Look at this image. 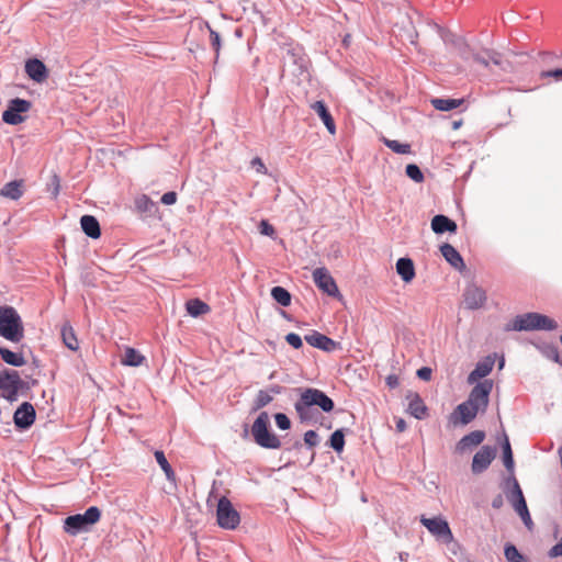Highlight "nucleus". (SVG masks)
I'll return each instance as SVG.
<instances>
[{
  "label": "nucleus",
  "mask_w": 562,
  "mask_h": 562,
  "mask_svg": "<svg viewBox=\"0 0 562 562\" xmlns=\"http://www.w3.org/2000/svg\"><path fill=\"white\" fill-rule=\"evenodd\" d=\"M314 406L319 407L323 412L329 413L334 409V401L318 389L307 387L302 390L299 400L294 404L301 422H315L317 412Z\"/></svg>",
  "instance_id": "1"
},
{
  "label": "nucleus",
  "mask_w": 562,
  "mask_h": 562,
  "mask_svg": "<svg viewBox=\"0 0 562 562\" xmlns=\"http://www.w3.org/2000/svg\"><path fill=\"white\" fill-rule=\"evenodd\" d=\"M0 336L12 342H20L24 337L22 319L12 306H0Z\"/></svg>",
  "instance_id": "2"
},
{
  "label": "nucleus",
  "mask_w": 562,
  "mask_h": 562,
  "mask_svg": "<svg viewBox=\"0 0 562 562\" xmlns=\"http://www.w3.org/2000/svg\"><path fill=\"white\" fill-rule=\"evenodd\" d=\"M101 518V510L97 506L89 507L83 514L66 517L63 529L70 536L88 532Z\"/></svg>",
  "instance_id": "3"
},
{
  "label": "nucleus",
  "mask_w": 562,
  "mask_h": 562,
  "mask_svg": "<svg viewBox=\"0 0 562 562\" xmlns=\"http://www.w3.org/2000/svg\"><path fill=\"white\" fill-rule=\"evenodd\" d=\"M558 328V323L547 315L536 312L518 315L513 321L510 329L517 331L530 330H554Z\"/></svg>",
  "instance_id": "4"
},
{
  "label": "nucleus",
  "mask_w": 562,
  "mask_h": 562,
  "mask_svg": "<svg viewBox=\"0 0 562 562\" xmlns=\"http://www.w3.org/2000/svg\"><path fill=\"white\" fill-rule=\"evenodd\" d=\"M251 435L255 442L266 449H278L281 447L280 439L269 430V415L261 412L251 426Z\"/></svg>",
  "instance_id": "5"
},
{
  "label": "nucleus",
  "mask_w": 562,
  "mask_h": 562,
  "mask_svg": "<svg viewBox=\"0 0 562 562\" xmlns=\"http://www.w3.org/2000/svg\"><path fill=\"white\" fill-rule=\"evenodd\" d=\"M25 386L24 381L15 370L5 369L0 372V396L8 402L18 401L19 391Z\"/></svg>",
  "instance_id": "6"
},
{
  "label": "nucleus",
  "mask_w": 562,
  "mask_h": 562,
  "mask_svg": "<svg viewBox=\"0 0 562 562\" xmlns=\"http://www.w3.org/2000/svg\"><path fill=\"white\" fill-rule=\"evenodd\" d=\"M217 524L221 528L234 530L240 522L239 513L233 507L231 501L222 496L216 509Z\"/></svg>",
  "instance_id": "7"
},
{
  "label": "nucleus",
  "mask_w": 562,
  "mask_h": 562,
  "mask_svg": "<svg viewBox=\"0 0 562 562\" xmlns=\"http://www.w3.org/2000/svg\"><path fill=\"white\" fill-rule=\"evenodd\" d=\"M493 390L492 380H483L477 382L476 385L471 390L467 400L468 404L473 405L479 411L485 412L488 406L490 394Z\"/></svg>",
  "instance_id": "8"
},
{
  "label": "nucleus",
  "mask_w": 562,
  "mask_h": 562,
  "mask_svg": "<svg viewBox=\"0 0 562 562\" xmlns=\"http://www.w3.org/2000/svg\"><path fill=\"white\" fill-rule=\"evenodd\" d=\"M31 102L24 99L15 98L12 99L8 109L2 113V120L7 124L18 125L24 121L22 113L27 112L31 109Z\"/></svg>",
  "instance_id": "9"
},
{
  "label": "nucleus",
  "mask_w": 562,
  "mask_h": 562,
  "mask_svg": "<svg viewBox=\"0 0 562 562\" xmlns=\"http://www.w3.org/2000/svg\"><path fill=\"white\" fill-rule=\"evenodd\" d=\"M420 522L431 535L442 542L448 543L452 540L453 537L450 527L441 517L427 518L422 515Z\"/></svg>",
  "instance_id": "10"
},
{
  "label": "nucleus",
  "mask_w": 562,
  "mask_h": 562,
  "mask_svg": "<svg viewBox=\"0 0 562 562\" xmlns=\"http://www.w3.org/2000/svg\"><path fill=\"white\" fill-rule=\"evenodd\" d=\"M313 280L316 286L327 295L333 297H341L334 278L330 276L326 268H316L313 271Z\"/></svg>",
  "instance_id": "11"
},
{
  "label": "nucleus",
  "mask_w": 562,
  "mask_h": 562,
  "mask_svg": "<svg viewBox=\"0 0 562 562\" xmlns=\"http://www.w3.org/2000/svg\"><path fill=\"white\" fill-rule=\"evenodd\" d=\"M486 292L476 284H469L463 292V303L468 310H479L486 303Z\"/></svg>",
  "instance_id": "12"
},
{
  "label": "nucleus",
  "mask_w": 562,
  "mask_h": 562,
  "mask_svg": "<svg viewBox=\"0 0 562 562\" xmlns=\"http://www.w3.org/2000/svg\"><path fill=\"white\" fill-rule=\"evenodd\" d=\"M36 413L33 405L29 402L22 403L13 415V422L16 428L29 429L35 422Z\"/></svg>",
  "instance_id": "13"
},
{
  "label": "nucleus",
  "mask_w": 562,
  "mask_h": 562,
  "mask_svg": "<svg viewBox=\"0 0 562 562\" xmlns=\"http://www.w3.org/2000/svg\"><path fill=\"white\" fill-rule=\"evenodd\" d=\"M496 450L490 446H483L473 457L472 472L475 474L484 472L494 460Z\"/></svg>",
  "instance_id": "14"
},
{
  "label": "nucleus",
  "mask_w": 562,
  "mask_h": 562,
  "mask_svg": "<svg viewBox=\"0 0 562 562\" xmlns=\"http://www.w3.org/2000/svg\"><path fill=\"white\" fill-rule=\"evenodd\" d=\"M304 339L312 347L327 352L334 351L339 346L337 341L318 331H313L312 334L306 335Z\"/></svg>",
  "instance_id": "15"
},
{
  "label": "nucleus",
  "mask_w": 562,
  "mask_h": 562,
  "mask_svg": "<svg viewBox=\"0 0 562 562\" xmlns=\"http://www.w3.org/2000/svg\"><path fill=\"white\" fill-rule=\"evenodd\" d=\"M485 438V432L483 430H474L470 434L463 436L456 446V451L458 453H464L469 450H472L474 447L481 445Z\"/></svg>",
  "instance_id": "16"
},
{
  "label": "nucleus",
  "mask_w": 562,
  "mask_h": 562,
  "mask_svg": "<svg viewBox=\"0 0 562 562\" xmlns=\"http://www.w3.org/2000/svg\"><path fill=\"white\" fill-rule=\"evenodd\" d=\"M406 400L408 401L407 412L412 416L417 419H424L427 416V407L418 393L409 392Z\"/></svg>",
  "instance_id": "17"
},
{
  "label": "nucleus",
  "mask_w": 562,
  "mask_h": 562,
  "mask_svg": "<svg viewBox=\"0 0 562 562\" xmlns=\"http://www.w3.org/2000/svg\"><path fill=\"white\" fill-rule=\"evenodd\" d=\"M440 251L447 262L454 269L462 271L465 269V263L460 252L450 244L446 243L440 246Z\"/></svg>",
  "instance_id": "18"
},
{
  "label": "nucleus",
  "mask_w": 562,
  "mask_h": 562,
  "mask_svg": "<svg viewBox=\"0 0 562 562\" xmlns=\"http://www.w3.org/2000/svg\"><path fill=\"white\" fill-rule=\"evenodd\" d=\"M25 72L36 82H42L47 77V69L44 63L36 58L26 61Z\"/></svg>",
  "instance_id": "19"
},
{
  "label": "nucleus",
  "mask_w": 562,
  "mask_h": 562,
  "mask_svg": "<svg viewBox=\"0 0 562 562\" xmlns=\"http://www.w3.org/2000/svg\"><path fill=\"white\" fill-rule=\"evenodd\" d=\"M311 108L319 116V119L323 121V123L326 126L327 131L330 134H335L336 133L335 121H334L331 114L329 113V111H328L326 104L324 103V101H315L311 105Z\"/></svg>",
  "instance_id": "20"
},
{
  "label": "nucleus",
  "mask_w": 562,
  "mask_h": 562,
  "mask_svg": "<svg viewBox=\"0 0 562 562\" xmlns=\"http://www.w3.org/2000/svg\"><path fill=\"white\" fill-rule=\"evenodd\" d=\"M457 228V223L446 215L438 214L435 215L431 220V229L436 234H443L446 232L456 233Z\"/></svg>",
  "instance_id": "21"
},
{
  "label": "nucleus",
  "mask_w": 562,
  "mask_h": 562,
  "mask_svg": "<svg viewBox=\"0 0 562 562\" xmlns=\"http://www.w3.org/2000/svg\"><path fill=\"white\" fill-rule=\"evenodd\" d=\"M396 272L406 283L415 278V267L411 258H400L396 262Z\"/></svg>",
  "instance_id": "22"
},
{
  "label": "nucleus",
  "mask_w": 562,
  "mask_h": 562,
  "mask_svg": "<svg viewBox=\"0 0 562 562\" xmlns=\"http://www.w3.org/2000/svg\"><path fill=\"white\" fill-rule=\"evenodd\" d=\"M494 361L486 359L476 363L474 370L468 376V383L473 384L477 380L485 378L493 370Z\"/></svg>",
  "instance_id": "23"
},
{
  "label": "nucleus",
  "mask_w": 562,
  "mask_h": 562,
  "mask_svg": "<svg viewBox=\"0 0 562 562\" xmlns=\"http://www.w3.org/2000/svg\"><path fill=\"white\" fill-rule=\"evenodd\" d=\"M80 225L83 233L90 238H99L101 235L100 224L92 215H83L80 218Z\"/></svg>",
  "instance_id": "24"
},
{
  "label": "nucleus",
  "mask_w": 562,
  "mask_h": 562,
  "mask_svg": "<svg viewBox=\"0 0 562 562\" xmlns=\"http://www.w3.org/2000/svg\"><path fill=\"white\" fill-rule=\"evenodd\" d=\"M479 412L480 411L476 407H474L471 404H468V402L465 401L457 406L454 414L460 415L461 424L468 425L476 417Z\"/></svg>",
  "instance_id": "25"
},
{
  "label": "nucleus",
  "mask_w": 562,
  "mask_h": 562,
  "mask_svg": "<svg viewBox=\"0 0 562 562\" xmlns=\"http://www.w3.org/2000/svg\"><path fill=\"white\" fill-rule=\"evenodd\" d=\"M22 180H13L5 183L0 190V195L11 200H18L22 196Z\"/></svg>",
  "instance_id": "26"
},
{
  "label": "nucleus",
  "mask_w": 562,
  "mask_h": 562,
  "mask_svg": "<svg viewBox=\"0 0 562 562\" xmlns=\"http://www.w3.org/2000/svg\"><path fill=\"white\" fill-rule=\"evenodd\" d=\"M1 359L13 367H22L25 364V359L22 353L11 351L8 348L0 347Z\"/></svg>",
  "instance_id": "27"
},
{
  "label": "nucleus",
  "mask_w": 562,
  "mask_h": 562,
  "mask_svg": "<svg viewBox=\"0 0 562 562\" xmlns=\"http://www.w3.org/2000/svg\"><path fill=\"white\" fill-rule=\"evenodd\" d=\"M431 105L438 111H451L463 103V99H442L434 98L430 100Z\"/></svg>",
  "instance_id": "28"
},
{
  "label": "nucleus",
  "mask_w": 562,
  "mask_h": 562,
  "mask_svg": "<svg viewBox=\"0 0 562 562\" xmlns=\"http://www.w3.org/2000/svg\"><path fill=\"white\" fill-rule=\"evenodd\" d=\"M60 335L67 348H69L72 351H76L79 348L78 339L76 337L74 328L69 324L63 325Z\"/></svg>",
  "instance_id": "29"
},
{
  "label": "nucleus",
  "mask_w": 562,
  "mask_h": 562,
  "mask_svg": "<svg viewBox=\"0 0 562 562\" xmlns=\"http://www.w3.org/2000/svg\"><path fill=\"white\" fill-rule=\"evenodd\" d=\"M187 312L192 317H198L206 314L210 311V306L199 299L189 300L186 303Z\"/></svg>",
  "instance_id": "30"
},
{
  "label": "nucleus",
  "mask_w": 562,
  "mask_h": 562,
  "mask_svg": "<svg viewBox=\"0 0 562 562\" xmlns=\"http://www.w3.org/2000/svg\"><path fill=\"white\" fill-rule=\"evenodd\" d=\"M144 360H145V357L143 355H140L136 349L126 348L121 362L124 366L138 367L143 363Z\"/></svg>",
  "instance_id": "31"
},
{
  "label": "nucleus",
  "mask_w": 562,
  "mask_h": 562,
  "mask_svg": "<svg viewBox=\"0 0 562 562\" xmlns=\"http://www.w3.org/2000/svg\"><path fill=\"white\" fill-rule=\"evenodd\" d=\"M154 456H155V459H156L157 463L160 465L161 470L166 474L167 480L170 481V482H175L176 481V473L172 470L171 465L169 464V462H168L164 451L156 450Z\"/></svg>",
  "instance_id": "32"
},
{
  "label": "nucleus",
  "mask_w": 562,
  "mask_h": 562,
  "mask_svg": "<svg viewBox=\"0 0 562 562\" xmlns=\"http://www.w3.org/2000/svg\"><path fill=\"white\" fill-rule=\"evenodd\" d=\"M271 296L277 303L284 307L291 304V294L282 286H273L271 289Z\"/></svg>",
  "instance_id": "33"
},
{
  "label": "nucleus",
  "mask_w": 562,
  "mask_h": 562,
  "mask_svg": "<svg viewBox=\"0 0 562 562\" xmlns=\"http://www.w3.org/2000/svg\"><path fill=\"white\" fill-rule=\"evenodd\" d=\"M502 448H503L504 465L508 471L513 472V470H514L513 451H512V447H510L508 437L506 435L504 436V443H503Z\"/></svg>",
  "instance_id": "34"
},
{
  "label": "nucleus",
  "mask_w": 562,
  "mask_h": 562,
  "mask_svg": "<svg viewBox=\"0 0 562 562\" xmlns=\"http://www.w3.org/2000/svg\"><path fill=\"white\" fill-rule=\"evenodd\" d=\"M486 55L488 57V63H493L495 66H498L504 71H510L512 65L509 61L502 58V55L495 50H486Z\"/></svg>",
  "instance_id": "35"
},
{
  "label": "nucleus",
  "mask_w": 562,
  "mask_h": 562,
  "mask_svg": "<svg viewBox=\"0 0 562 562\" xmlns=\"http://www.w3.org/2000/svg\"><path fill=\"white\" fill-rule=\"evenodd\" d=\"M329 446L337 452H341L345 447V434L342 429L335 430L329 438Z\"/></svg>",
  "instance_id": "36"
},
{
  "label": "nucleus",
  "mask_w": 562,
  "mask_h": 562,
  "mask_svg": "<svg viewBox=\"0 0 562 562\" xmlns=\"http://www.w3.org/2000/svg\"><path fill=\"white\" fill-rule=\"evenodd\" d=\"M384 145L396 154H411V145L402 144L398 140L383 138Z\"/></svg>",
  "instance_id": "37"
},
{
  "label": "nucleus",
  "mask_w": 562,
  "mask_h": 562,
  "mask_svg": "<svg viewBox=\"0 0 562 562\" xmlns=\"http://www.w3.org/2000/svg\"><path fill=\"white\" fill-rule=\"evenodd\" d=\"M504 555L508 562H525L524 555L512 543L505 546Z\"/></svg>",
  "instance_id": "38"
},
{
  "label": "nucleus",
  "mask_w": 562,
  "mask_h": 562,
  "mask_svg": "<svg viewBox=\"0 0 562 562\" xmlns=\"http://www.w3.org/2000/svg\"><path fill=\"white\" fill-rule=\"evenodd\" d=\"M135 207L142 213H150L155 204L147 195L143 194L135 199Z\"/></svg>",
  "instance_id": "39"
},
{
  "label": "nucleus",
  "mask_w": 562,
  "mask_h": 562,
  "mask_svg": "<svg viewBox=\"0 0 562 562\" xmlns=\"http://www.w3.org/2000/svg\"><path fill=\"white\" fill-rule=\"evenodd\" d=\"M273 397L266 390H260L255 400V408L260 409L272 402Z\"/></svg>",
  "instance_id": "40"
},
{
  "label": "nucleus",
  "mask_w": 562,
  "mask_h": 562,
  "mask_svg": "<svg viewBox=\"0 0 562 562\" xmlns=\"http://www.w3.org/2000/svg\"><path fill=\"white\" fill-rule=\"evenodd\" d=\"M406 175L408 178H411L413 181L420 183L424 181V175L420 170V168L415 164H409L406 166Z\"/></svg>",
  "instance_id": "41"
},
{
  "label": "nucleus",
  "mask_w": 562,
  "mask_h": 562,
  "mask_svg": "<svg viewBox=\"0 0 562 562\" xmlns=\"http://www.w3.org/2000/svg\"><path fill=\"white\" fill-rule=\"evenodd\" d=\"M206 26L210 31L211 45L215 50V60H217V58L220 56V50H221V36L209 24H206Z\"/></svg>",
  "instance_id": "42"
},
{
  "label": "nucleus",
  "mask_w": 562,
  "mask_h": 562,
  "mask_svg": "<svg viewBox=\"0 0 562 562\" xmlns=\"http://www.w3.org/2000/svg\"><path fill=\"white\" fill-rule=\"evenodd\" d=\"M512 481H513L512 490L507 493V498L510 503L524 497V494L519 486L518 481L515 477H512Z\"/></svg>",
  "instance_id": "43"
},
{
  "label": "nucleus",
  "mask_w": 562,
  "mask_h": 562,
  "mask_svg": "<svg viewBox=\"0 0 562 562\" xmlns=\"http://www.w3.org/2000/svg\"><path fill=\"white\" fill-rule=\"evenodd\" d=\"M277 426L282 430H288L291 427L290 418L283 413H277L274 415Z\"/></svg>",
  "instance_id": "44"
},
{
  "label": "nucleus",
  "mask_w": 562,
  "mask_h": 562,
  "mask_svg": "<svg viewBox=\"0 0 562 562\" xmlns=\"http://www.w3.org/2000/svg\"><path fill=\"white\" fill-rule=\"evenodd\" d=\"M512 505L520 517H524V515H527V512H529L525 497L516 499L515 502L512 503Z\"/></svg>",
  "instance_id": "45"
},
{
  "label": "nucleus",
  "mask_w": 562,
  "mask_h": 562,
  "mask_svg": "<svg viewBox=\"0 0 562 562\" xmlns=\"http://www.w3.org/2000/svg\"><path fill=\"white\" fill-rule=\"evenodd\" d=\"M304 442L310 447V448H313L315 446L318 445L319 442V439H318V435L316 431L314 430H307L305 434H304Z\"/></svg>",
  "instance_id": "46"
},
{
  "label": "nucleus",
  "mask_w": 562,
  "mask_h": 562,
  "mask_svg": "<svg viewBox=\"0 0 562 562\" xmlns=\"http://www.w3.org/2000/svg\"><path fill=\"white\" fill-rule=\"evenodd\" d=\"M285 341L295 349L301 348L303 345L302 338L295 333L288 334L285 336Z\"/></svg>",
  "instance_id": "47"
},
{
  "label": "nucleus",
  "mask_w": 562,
  "mask_h": 562,
  "mask_svg": "<svg viewBox=\"0 0 562 562\" xmlns=\"http://www.w3.org/2000/svg\"><path fill=\"white\" fill-rule=\"evenodd\" d=\"M541 78H554L555 80H562V68L546 70L541 72Z\"/></svg>",
  "instance_id": "48"
},
{
  "label": "nucleus",
  "mask_w": 562,
  "mask_h": 562,
  "mask_svg": "<svg viewBox=\"0 0 562 562\" xmlns=\"http://www.w3.org/2000/svg\"><path fill=\"white\" fill-rule=\"evenodd\" d=\"M259 231L265 236H272L274 234V228L268 221L262 220L259 224Z\"/></svg>",
  "instance_id": "49"
},
{
  "label": "nucleus",
  "mask_w": 562,
  "mask_h": 562,
  "mask_svg": "<svg viewBox=\"0 0 562 562\" xmlns=\"http://www.w3.org/2000/svg\"><path fill=\"white\" fill-rule=\"evenodd\" d=\"M176 201H177V193L173 191L166 192L161 196V203L165 205L175 204Z\"/></svg>",
  "instance_id": "50"
},
{
  "label": "nucleus",
  "mask_w": 562,
  "mask_h": 562,
  "mask_svg": "<svg viewBox=\"0 0 562 562\" xmlns=\"http://www.w3.org/2000/svg\"><path fill=\"white\" fill-rule=\"evenodd\" d=\"M431 373L432 371L428 367H422L417 370V376L424 381H429L431 379Z\"/></svg>",
  "instance_id": "51"
},
{
  "label": "nucleus",
  "mask_w": 562,
  "mask_h": 562,
  "mask_svg": "<svg viewBox=\"0 0 562 562\" xmlns=\"http://www.w3.org/2000/svg\"><path fill=\"white\" fill-rule=\"evenodd\" d=\"M251 166L255 167L257 172H259V173L267 172V168L259 157H256L251 160Z\"/></svg>",
  "instance_id": "52"
},
{
  "label": "nucleus",
  "mask_w": 562,
  "mask_h": 562,
  "mask_svg": "<svg viewBox=\"0 0 562 562\" xmlns=\"http://www.w3.org/2000/svg\"><path fill=\"white\" fill-rule=\"evenodd\" d=\"M560 555H562V538L549 551V557L550 558H557V557H560Z\"/></svg>",
  "instance_id": "53"
},
{
  "label": "nucleus",
  "mask_w": 562,
  "mask_h": 562,
  "mask_svg": "<svg viewBox=\"0 0 562 562\" xmlns=\"http://www.w3.org/2000/svg\"><path fill=\"white\" fill-rule=\"evenodd\" d=\"M385 381H386L387 386L391 389H395L400 384V380H398L397 375H395V374L387 375Z\"/></svg>",
  "instance_id": "54"
},
{
  "label": "nucleus",
  "mask_w": 562,
  "mask_h": 562,
  "mask_svg": "<svg viewBox=\"0 0 562 562\" xmlns=\"http://www.w3.org/2000/svg\"><path fill=\"white\" fill-rule=\"evenodd\" d=\"M266 391L273 396L281 394L284 391V387L279 384H273L270 385Z\"/></svg>",
  "instance_id": "55"
},
{
  "label": "nucleus",
  "mask_w": 562,
  "mask_h": 562,
  "mask_svg": "<svg viewBox=\"0 0 562 562\" xmlns=\"http://www.w3.org/2000/svg\"><path fill=\"white\" fill-rule=\"evenodd\" d=\"M473 58H474V60H475L477 64H481V65H483L484 67H488V65H490V64H488V57H487V56H486V57H484V56H482V55L476 54V55H474V57H473Z\"/></svg>",
  "instance_id": "56"
},
{
  "label": "nucleus",
  "mask_w": 562,
  "mask_h": 562,
  "mask_svg": "<svg viewBox=\"0 0 562 562\" xmlns=\"http://www.w3.org/2000/svg\"><path fill=\"white\" fill-rule=\"evenodd\" d=\"M503 506V497L502 495H497L496 497H494V499L492 501V507L493 508H501Z\"/></svg>",
  "instance_id": "57"
},
{
  "label": "nucleus",
  "mask_w": 562,
  "mask_h": 562,
  "mask_svg": "<svg viewBox=\"0 0 562 562\" xmlns=\"http://www.w3.org/2000/svg\"><path fill=\"white\" fill-rule=\"evenodd\" d=\"M396 429L397 431L402 432L406 429V423L403 418H398L396 420Z\"/></svg>",
  "instance_id": "58"
},
{
  "label": "nucleus",
  "mask_w": 562,
  "mask_h": 562,
  "mask_svg": "<svg viewBox=\"0 0 562 562\" xmlns=\"http://www.w3.org/2000/svg\"><path fill=\"white\" fill-rule=\"evenodd\" d=\"M520 518L524 521V524L526 525V527L530 529L531 525H532V520H531L529 512H527V515H524V517H520Z\"/></svg>",
  "instance_id": "59"
},
{
  "label": "nucleus",
  "mask_w": 562,
  "mask_h": 562,
  "mask_svg": "<svg viewBox=\"0 0 562 562\" xmlns=\"http://www.w3.org/2000/svg\"><path fill=\"white\" fill-rule=\"evenodd\" d=\"M81 280L85 284H88V285H92V281L90 280V277H89V273L88 272H82L81 273Z\"/></svg>",
  "instance_id": "60"
},
{
  "label": "nucleus",
  "mask_w": 562,
  "mask_h": 562,
  "mask_svg": "<svg viewBox=\"0 0 562 562\" xmlns=\"http://www.w3.org/2000/svg\"><path fill=\"white\" fill-rule=\"evenodd\" d=\"M53 183L55 184L54 195L56 196L59 191V178L56 175L53 177Z\"/></svg>",
  "instance_id": "61"
},
{
  "label": "nucleus",
  "mask_w": 562,
  "mask_h": 562,
  "mask_svg": "<svg viewBox=\"0 0 562 562\" xmlns=\"http://www.w3.org/2000/svg\"><path fill=\"white\" fill-rule=\"evenodd\" d=\"M407 558H408V553H406V552H401L400 553L401 561H405L406 562Z\"/></svg>",
  "instance_id": "62"
},
{
  "label": "nucleus",
  "mask_w": 562,
  "mask_h": 562,
  "mask_svg": "<svg viewBox=\"0 0 562 562\" xmlns=\"http://www.w3.org/2000/svg\"><path fill=\"white\" fill-rule=\"evenodd\" d=\"M461 125V122H453V128L457 130Z\"/></svg>",
  "instance_id": "63"
}]
</instances>
